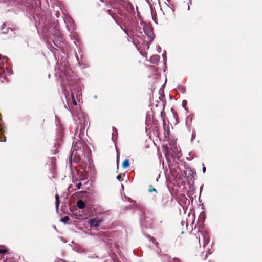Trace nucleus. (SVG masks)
I'll return each mask as SVG.
<instances>
[{"instance_id":"1","label":"nucleus","mask_w":262,"mask_h":262,"mask_svg":"<svg viewBox=\"0 0 262 262\" xmlns=\"http://www.w3.org/2000/svg\"><path fill=\"white\" fill-rule=\"evenodd\" d=\"M103 222V220L100 218H92L89 220L88 223L91 227L97 228L99 227Z\"/></svg>"},{"instance_id":"2","label":"nucleus","mask_w":262,"mask_h":262,"mask_svg":"<svg viewBox=\"0 0 262 262\" xmlns=\"http://www.w3.org/2000/svg\"><path fill=\"white\" fill-rule=\"evenodd\" d=\"M11 74V70L8 69L6 67L5 69L4 67H0V81H3V79L7 78L8 75Z\"/></svg>"},{"instance_id":"3","label":"nucleus","mask_w":262,"mask_h":262,"mask_svg":"<svg viewBox=\"0 0 262 262\" xmlns=\"http://www.w3.org/2000/svg\"><path fill=\"white\" fill-rule=\"evenodd\" d=\"M84 148V145L82 142L79 140H76L75 141V142L73 143L72 147L73 150L75 151L81 150V149Z\"/></svg>"},{"instance_id":"4","label":"nucleus","mask_w":262,"mask_h":262,"mask_svg":"<svg viewBox=\"0 0 262 262\" xmlns=\"http://www.w3.org/2000/svg\"><path fill=\"white\" fill-rule=\"evenodd\" d=\"M73 250L77 253L83 254L86 252V250L81 246L76 244L73 247Z\"/></svg>"},{"instance_id":"5","label":"nucleus","mask_w":262,"mask_h":262,"mask_svg":"<svg viewBox=\"0 0 262 262\" xmlns=\"http://www.w3.org/2000/svg\"><path fill=\"white\" fill-rule=\"evenodd\" d=\"M88 174L91 177H95L96 175V171L93 165L89 164L88 166Z\"/></svg>"},{"instance_id":"6","label":"nucleus","mask_w":262,"mask_h":262,"mask_svg":"<svg viewBox=\"0 0 262 262\" xmlns=\"http://www.w3.org/2000/svg\"><path fill=\"white\" fill-rule=\"evenodd\" d=\"M144 31L149 38V40L152 41L154 38V33L150 28L146 29H144Z\"/></svg>"},{"instance_id":"7","label":"nucleus","mask_w":262,"mask_h":262,"mask_svg":"<svg viewBox=\"0 0 262 262\" xmlns=\"http://www.w3.org/2000/svg\"><path fill=\"white\" fill-rule=\"evenodd\" d=\"M7 252L6 249L5 248V247L3 245L0 246V259L3 258L4 256L3 255V254L6 253Z\"/></svg>"},{"instance_id":"8","label":"nucleus","mask_w":262,"mask_h":262,"mask_svg":"<svg viewBox=\"0 0 262 262\" xmlns=\"http://www.w3.org/2000/svg\"><path fill=\"white\" fill-rule=\"evenodd\" d=\"M77 205L79 208L83 209L84 208L85 204L83 201L80 200L77 202Z\"/></svg>"},{"instance_id":"9","label":"nucleus","mask_w":262,"mask_h":262,"mask_svg":"<svg viewBox=\"0 0 262 262\" xmlns=\"http://www.w3.org/2000/svg\"><path fill=\"white\" fill-rule=\"evenodd\" d=\"M129 166V162L128 159H125L122 164V167L124 169H126Z\"/></svg>"},{"instance_id":"10","label":"nucleus","mask_w":262,"mask_h":262,"mask_svg":"<svg viewBox=\"0 0 262 262\" xmlns=\"http://www.w3.org/2000/svg\"><path fill=\"white\" fill-rule=\"evenodd\" d=\"M55 198H56V202H55L56 208V210H58V208H59V203H60L59 195L56 194Z\"/></svg>"},{"instance_id":"11","label":"nucleus","mask_w":262,"mask_h":262,"mask_svg":"<svg viewBox=\"0 0 262 262\" xmlns=\"http://www.w3.org/2000/svg\"><path fill=\"white\" fill-rule=\"evenodd\" d=\"M146 237H147V238H148L150 241H152V242L153 243V244H155V245H156V246L157 248L158 247V245H159V244H158V242H156V240H155V239L154 237H151V236H149V235H147V236H146Z\"/></svg>"},{"instance_id":"12","label":"nucleus","mask_w":262,"mask_h":262,"mask_svg":"<svg viewBox=\"0 0 262 262\" xmlns=\"http://www.w3.org/2000/svg\"><path fill=\"white\" fill-rule=\"evenodd\" d=\"M82 116V114H79L77 116V117L79 118V121H80V123H82V121L84 123H85V118L84 117H83V120H82L80 117Z\"/></svg>"},{"instance_id":"13","label":"nucleus","mask_w":262,"mask_h":262,"mask_svg":"<svg viewBox=\"0 0 262 262\" xmlns=\"http://www.w3.org/2000/svg\"><path fill=\"white\" fill-rule=\"evenodd\" d=\"M208 237L206 236H204V243H203V247H205L206 245L208 243Z\"/></svg>"},{"instance_id":"14","label":"nucleus","mask_w":262,"mask_h":262,"mask_svg":"<svg viewBox=\"0 0 262 262\" xmlns=\"http://www.w3.org/2000/svg\"><path fill=\"white\" fill-rule=\"evenodd\" d=\"M69 220V217L68 216H65L64 217H62L60 219V221L64 222L65 223H67Z\"/></svg>"},{"instance_id":"15","label":"nucleus","mask_w":262,"mask_h":262,"mask_svg":"<svg viewBox=\"0 0 262 262\" xmlns=\"http://www.w3.org/2000/svg\"><path fill=\"white\" fill-rule=\"evenodd\" d=\"M71 97H72V99L73 104H74V105L76 106L77 105V102H76L75 99H74V97L73 92H71Z\"/></svg>"},{"instance_id":"16","label":"nucleus","mask_w":262,"mask_h":262,"mask_svg":"<svg viewBox=\"0 0 262 262\" xmlns=\"http://www.w3.org/2000/svg\"><path fill=\"white\" fill-rule=\"evenodd\" d=\"M148 191L149 192H151V193L153 192H157V190L155 188H154L152 186H149Z\"/></svg>"},{"instance_id":"17","label":"nucleus","mask_w":262,"mask_h":262,"mask_svg":"<svg viewBox=\"0 0 262 262\" xmlns=\"http://www.w3.org/2000/svg\"><path fill=\"white\" fill-rule=\"evenodd\" d=\"M81 187V182H79L77 184H76L77 189H78V190L80 189Z\"/></svg>"},{"instance_id":"18","label":"nucleus","mask_w":262,"mask_h":262,"mask_svg":"<svg viewBox=\"0 0 262 262\" xmlns=\"http://www.w3.org/2000/svg\"><path fill=\"white\" fill-rule=\"evenodd\" d=\"M151 58H152V59L156 60V61H158L159 60V56L158 55H155V56H152Z\"/></svg>"},{"instance_id":"19","label":"nucleus","mask_w":262,"mask_h":262,"mask_svg":"<svg viewBox=\"0 0 262 262\" xmlns=\"http://www.w3.org/2000/svg\"><path fill=\"white\" fill-rule=\"evenodd\" d=\"M81 95V90H78L77 91V98H78V97H80Z\"/></svg>"},{"instance_id":"20","label":"nucleus","mask_w":262,"mask_h":262,"mask_svg":"<svg viewBox=\"0 0 262 262\" xmlns=\"http://www.w3.org/2000/svg\"><path fill=\"white\" fill-rule=\"evenodd\" d=\"M117 179L119 181H121L122 180V177L121 176V175H118L117 176Z\"/></svg>"},{"instance_id":"21","label":"nucleus","mask_w":262,"mask_h":262,"mask_svg":"<svg viewBox=\"0 0 262 262\" xmlns=\"http://www.w3.org/2000/svg\"><path fill=\"white\" fill-rule=\"evenodd\" d=\"M172 261H173L172 262H180L179 259L177 258H173Z\"/></svg>"},{"instance_id":"22","label":"nucleus","mask_w":262,"mask_h":262,"mask_svg":"<svg viewBox=\"0 0 262 262\" xmlns=\"http://www.w3.org/2000/svg\"><path fill=\"white\" fill-rule=\"evenodd\" d=\"M108 12L109 14L111 15L114 19H115L114 15H113L111 13V10H108Z\"/></svg>"},{"instance_id":"23","label":"nucleus","mask_w":262,"mask_h":262,"mask_svg":"<svg viewBox=\"0 0 262 262\" xmlns=\"http://www.w3.org/2000/svg\"><path fill=\"white\" fill-rule=\"evenodd\" d=\"M2 59L3 60H7L8 59V58L7 57H3Z\"/></svg>"},{"instance_id":"24","label":"nucleus","mask_w":262,"mask_h":262,"mask_svg":"<svg viewBox=\"0 0 262 262\" xmlns=\"http://www.w3.org/2000/svg\"><path fill=\"white\" fill-rule=\"evenodd\" d=\"M202 171H203V173H205V171H206V168L205 167H203V169H202Z\"/></svg>"},{"instance_id":"25","label":"nucleus","mask_w":262,"mask_h":262,"mask_svg":"<svg viewBox=\"0 0 262 262\" xmlns=\"http://www.w3.org/2000/svg\"><path fill=\"white\" fill-rule=\"evenodd\" d=\"M195 137V134H193L192 135V140Z\"/></svg>"},{"instance_id":"26","label":"nucleus","mask_w":262,"mask_h":262,"mask_svg":"<svg viewBox=\"0 0 262 262\" xmlns=\"http://www.w3.org/2000/svg\"><path fill=\"white\" fill-rule=\"evenodd\" d=\"M163 58L165 59V58L166 57V55L164 54H163Z\"/></svg>"},{"instance_id":"27","label":"nucleus","mask_w":262,"mask_h":262,"mask_svg":"<svg viewBox=\"0 0 262 262\" xmlns=\"http://www.w3.org/2000/svg\"><path fill=\"white\" fill-rule=\"evenodd\" d=\"M100 1L101 2H105V0H100Z\"/></svg>"},{"instance_id":"28","label":"nucleus","mask_w":262,"mask_h":262,"mask_svg":"<svg viewBox=\"0 0 262 262\" xmlns=\"http://www.w3.org/2000/svg\"><path fill=\"white\" fill-rule=\"evenodd\" d=\"M10 30L11 31H12V29H10V28H9V30Z\"/></svg>"},{"instance_id":"29","label":"nucleus","mask_w":262,"mask_h":262,"mask_svg":"<svg viewBox=\"0 0 262 262\" xmlns=\"http://www.w3.org/2000/svg\"><path fill=\"white\" fill-rule=\"evenodd\" d=\"M1 58H2V55H0V60L1 59Z\"/></svg>"},{"instance_id":"30","label":"nucleus","mask_w":262,"mask_h":262,"mask_svg":"<svg viewBox=\"0 0 262 262\" xmlns=\"http://www.w3.org/2000/svg\"><path fill=\"white\" fill-rule=\"evenodd\" d=\"M188 9H189V5L188 4Z\"/></svg>"},{"instance_id":"31","label":"nucleus","mask_w":262,"mask_h":262,"mask_svg":"<svg viewBox=\"0 0 262 262\" xmlns=\"http://www.w3.org/2000/svg\"><path fill=\"white\" fill-rule=\"evenodd\" d=\"M207 257L206 255L205 256L204 259H206Z\"/></svg>"}]
</instances>
